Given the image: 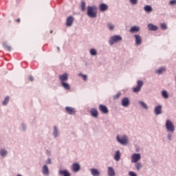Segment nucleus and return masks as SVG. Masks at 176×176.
I'll return each instance as SVG.
<instances>
[{"label": "nucleus", "instance_id": "0eeeda50", "mask_svg": "<svg viewBox=\"0 0 176 176\" xmlns=\"http://www.w3.org/2000/svg\"><path fill=\"white\" fill-rule=\"evenodd\" d=\"M134 38H135V45L137 46H140V45L142 44V37H141V36H140L139 34H135Z\"/></svg>", "mask_w": 176, "mask_h": 176}, {"label": "nucleus", "instance_id": "473e14b6", "mask_svg": "<svg viewBox=\"0 0 176 176\" xmlns=\"http://www.w3.org/2000/svg\"><path fill=\"white\" fill-rule=\"evenodd\" d=\"M9 96H6L4 100L2 102V105H3L4 107L8 105V102H9Z\"/></svg>", "mask_w": 176, "mask_h": 176}, {"label": "nucleus", "instance_id": "3c124183", "mask_svg": "<svg viewBox=\"0 0 176 176\" xmlns=\"http://www.w3.org/2000/svg\"><path fill=\"white\" fill-rule=\"evenodd\" d=\"M18 176H22L21 175H18Z\"/></svg>", "mask_w": 176, "mask_h": 176}, {"label": "nucleus", "instance_id": "c85d7f7f", "mask_svg": "<svg viewBox=\"0 0 176 176\" xmlns=\"http://www.w3.org/2000/svg\"><path fill=\"white\" fill-rule=\"evenodd\" d=\"M114 160H116V162H119V160H120V151H117L116 152V154L114 155Z\"/></svg>", "mask_w": 176, "mask_h": 176}, {"label": "nucleus", "instance_id": "f8f14e48", "mask_svg": "<svg viewBox=\"0 0 176 176\" xmlns=\"http://www.w3.org/2000/svg\"><path fill=\"white\" fill-rule=\"evenodd\" d=\"M72 168L74 173H78L80 170V165L78 163H74L72 164Z\"/></svg>", "mask_w": 176, "mask_h": 176}, {"label": "nucleus", "instance_id": "5701e85b", "mask_svg": "<svg viewBox=\"0 0 176 176\" xmlns=\"http://www.w3.org/2000/svg\"><path fill=\"white\" fill-rule=\"evenodd\" d=\"M147 27L148 28V31H157V26L152 23L148 24Z\"/></svg>", "mask_w": 176, "mask_h": 176}, {"label": "nucleus", "instance_id": "412c9836", "mask_svg": "<svg viewBox=\"0 0 176 176\" xmlns=\"http://www.w3.org/2000/svg\"><path fill=\"white\" fill-rule=\"evenodd\" d=\"M59 175H63V176H71V173H69V171L67 170H60L58 171Z\"/></svg>", "mask_w": 176, "mask_h": 176}, {"label": "nucleus", "instance_id": "c756f323", "mask_svg": "<svg viewBox=\"0 0 176 176\" xmlns=\"http://www.w3.org/2000/svg\"><path fill=\"white\" fill-rule=\"evenodd\" d=\"M156 74L158 75H162L164 72H166V67H161L157 70H155Z\"/></svg>", "mask_w": 176, "mask_h": 176}, {"label": "nucleus", "instance_id": "2f4dec72", "mask_svg": "<svg viewBox=\"0 0 176 176\" xmlns=\"http://www.w3.org/2000/svg\"><path fill=\"white\" fill-rule=\"evenodd\" d=\"M89 53H90L91 56H97V50L94 48H91L89 50Z\"/></svg>", "mask_w": 176, "mask_h": 176}, {"label": "nucleus", "instance_id": "de8ad7c7", "mask_svg": "<svg viewBox=\"0 0 176 176\" xmlns=\"http://www.w3.org/2000/svg\"><path fill=\"white\" fill-rule=\"evenodd\" d=\"M16 23H20V19H16Z\"/></svg>", "mask_w": 176, "mask_h": 176}, {"label": "nucleus", "instance_id": "c9c22d12", "mask_svg": "<svg viewBox=\"0 0 176 176\" xmlns=\"http://www.w3.org/2000/svg\"><path fill=\"white\" fill-rule=\"evenodd\" d=\"M107 27L110 31H113V30H115V26L112 23H108Z\"/></svg>", "mask_w": 176, "mask_h": 176}, {"label": "nucleus", "instance_id": "bb28decb", "mask_svg": "<svg viewBox=\"0 0 176 176\" xmlns=\"http://www.w3.org/2000/svg\"><path fill=\"white\" fill-rule=\"evenodd\" d=\"M161 95H162V97H163V98H164L165 100L168 99L169 96H168V92H167V91L166 90L162 91Z\"/></svg>", "mask_w": 176, "mask_h": 176}, {"label": "nucleus", "instance_id": "72a5a7b5", "mask_svg": "<svg viewBox=\"0 0 176 176\" xmlns=\"http://www.w3.org/2000/svg\"><path fill=\"white\" fill-rule=\"evenodd\" d=\"M81 10L82 12H85V10H86V3L85 1L81 2Z\"/></svg>", "mask_w": 176, "mask_h": 176}, {"label": "nucleus", "instance_id": "dca6fc26", "mask_svg": "<svg viewBox=\"0 0 176 176\" xmlns=\"http://www.w3.org/2000/svg\"><path fill=\"white\" fill-rule=\"evenodd\" d=\"M107 174L109 176L116 175V173H115V169H113V168L111 166L107 168Z\"/></svg>", "mask_w": 176, "mask_h": 176}, {"label": "nucleus", "instance_id": "9d476101", "mask_svg": "<svg viewBox=\"0 0 176 176\" xmlns=\"http://www.w3.org/2000/svg\"><path fill=\"white\" fill-rule=\"evenodd\" d=\"M99 111L102 112V113H108L109 112V110H108V107L104 104H100L99 105Z\"/></svg>", "mask_w": 176, "mask_h": 176}, {"label": "nucleus", "instance_id": "4c0bfd02", "mask_svg": "<svg viewBox=\"0 0 176 176\" xmlns=\"http://www.w3.org/2000/svg\"><path fill=\"white\" fill-rule=\"evenodd\" d=\"M167 138L169 141H171V140H173V133L170 132L168 133Z\"/></svg>", "mask_w": 176, "mask_h": 176}, {"label": "nucleus", "instance_id": "2eb2a0df", "mask_svg": "<svg viewBox=\"0 0 176 176\" xmlns=\"http://www.w3.org/2000/svg\"><path fill=\"white\" fill-rule=\"evenodd\" d=\"M140 30L141 28L139 26L135 25L131 28L129 32H131V34H135V32H140Z\"/></svg>", "mask_w": 176, "mask_h": 176}, {"label": "nucleus", "instance_id": "79ce46f5", "mask_svg": "<svg viewBox=\"0 0 176 176\" xmlns=\"http://www.w3.org/2000/svg\"><path fill=\"white\" fill-rule=\"evenodd\" d=\"M169 5H171V6L176 5V0H171V1H170Z\"/></svg>", "mask_w": 176, "mask_h": 176}, {"label": "nucleus", "instance_id": "6e6552de", "mask_svg": "<svg viewBox=\"0 0 176 176\" xmlns=\"http://www.w3.org/2000/svg\"><path fill=\"white\" fill-rule=\"evenodd\" d=\"M74 21H75V18L73 16H70L67 17L66 19V26L67 27H72V24H74Z\"/></svg>", "mask_w": 176, "mask_h": 176}, {"label": "nucleus", "instance_id": "6ab92c4d", "mask_svg": "<svg viewBox=\"0 0 176 176\" xmlns=\"http://www.w3.org/2000/svg\"><path fill=\"white\" fill-rule=\"evenodd\" d=\"M60 82H67L68 80V74L67 73L59 76Z\"/></svg>", "mask_w": 176, "mask_h": 176}, {"label": "nucleus", "instance_id": "a211bd4d", "mask_svg": "<svg viewBox=\"0 0 176 176\" xmlns=\"http://www.w3.org/2000/svg\"><path fill=\"white\" fill-rule=\"evenodd\" d=\"M99 9L100 12H106V10H108V5L106 3H101L99 6Z\"/></svg>", "mask_w": 176, "mask_h": 176}, {"label": "nucleus", "instance_id": "393cba45", "mask_svg": "<svg viewBox=\"0 0 176 176\" xmlns=\"http://www.w3.org/2000/svg\"><path fill=\"white\" fill-rule=\"evenodd\" d=\"M91 115L93 118H98V111L96 109L93 108L91 109Z\"/></svg>", "mask_w": 176, "mask_h": 176}, {"label": "nucleus", "instance_id": "a19ab883", "mask_svg": "<svg viewBox=\"0 0 176 176\" xmlns=\"http://www.w3.org/2000/svg\"><path fill=\"white\" fill-rule=\"evenodd\" d=\"M120 92H118V94H116V96H114L113 98L114 100H118V98H119V97H120Z\"/></svg>", "mask_w": 176, "mask_h": 176}, {"label": "nucleus", "instance_id": "f3484780", "mask_svg": "<svg viewBox=\"0 0 176 176\" xmlns=\"http://www.w3.org/2000/svg\"><path fill=\"white\" fill-rule=\"evenodd\" d=\"M65 110L66 112L69 113V115H75L76 113L75 109H74L73 107H66Z\"/></svg>", "mask_w": 176, "mask_h": 176}, {"label": "nucleus", "instance_id": "b1692460", "mask_svg": "<svg viewBox=\"0 0 176 176\" xmlns=\"http://www.w3.org/2000/svg\"><path fill=\"white\" fill-rule=\"evenodd\" d=\"M60 85H61L62 87H63V89H65V90H71V86L67 82H60Z\"/></svg>", "mask_w": 176, "mask_h": 176}, {"label": "nucleus", "instance_id": "f03ea898", "mask_svg": "<svg viewBox=\"0 0 176 176\" xmlns=\"http://www.w3.org/2000/svg\"><path fill=\"white\" fill-rule=\"evenodd\" d=\"M98 8L96 6H88L87 8V14L90 19H96L97 17Z\"/></svg>", "mask_w": 176, "mask_h": 176}, {"label": "nucleus", "instance_id": "7ed1b4c3", "mask_svg": "<svg viewBox=\"0 0 176 176\" xmlns=\"http://www.w3.org/2000/svg\"><path fill=\"white\" fill-rule=\"evenodd\" d=\"M165 127L168 133H174V132L175 131V126H174V124L170 120H166Z\"/></svg>", "mask_w": 176, "mask_h": 176}, {"label": "nucleus", "instance_id": "aec40b11", "mask_svg": "<svg viewBox=\"0 0 176 176\" xmlns=\"http://www.w3.org/2000/svg\"><path fill=\"white\" fill-rule=\"evenodd\" d=\"M138 104H139V105H140V107H142V108H143V109H145L146 111H148V109H149L148 104H146V103H145V102L140 100L138 102Z\"/></svg>", "mask_w": 176, "mask_h": 176}, {"label": "nucleus", "instance_id": "58836bf2", "mask_svg": "<svg viewBox=\"0 0 176 176\" xmlns=\"http://www.w3.org/2000/svg\"><path fill=\"white\" fill-rule=\"evenodd\" d=\"M129 2L132 5H137V3H138V0H129Z\"/></svg>", "mask_w": 176, "mask_h": 176}, {"label": "nucleus", "instance_id": "423d86ee", "mask_svg": "<svg viewBox=\"0 0 176 176\" xmlns=\"http://www.w3.org/2000/svg\"><path fill=\"white\" fill-rule=\"evenodd\" d=\"M131 163H138L141 160V154L140 153H133L131 157Z\"/></svg>", "mask_w": 176, "mask_h": 176}, {"label": "nucleus", "instance_id": "49530a36", "mask_svg": "<svg viewBox=\"0 0 176 176\" xmlns=\"http://www.w3.org/2000/svg\"><path fill=\"white\" fill-rule=\"evenodd\" d=\"M29 79L30 82H34V77L32 76H30Z\"/></svg>", "mask_w": 176, "mask_h": 176}, {"label": "nucleus", "instance_id": "ddd939ff", "mask_svg": "<svg viewBox=\"0 0 176 176\" xmlns=\"http://www.w3.org/2000/svg\"><path fill=\"white\" fill-rule=\"evenodd\" d=\"M90 173L92 176H100L101 175V172L98 170L97 168H91L90 169Z\"/></svg>", "mask_w": 176, "mask_h": 176}, {"label": "nucleus", "instance_id": "c03bdc74", "mask_svg": "<svg viewBox=\"0 0 176 176\" xmlns=\"http://www.w3.org/2000/svg\"><path fill=\"white\" fill-rule=\"evenodd\" d=\"M21 127H22V130H23V131H25V130H27V127L25 126V124H22Z\"/></svg>", "mask_w": 176, "mask_h": 176}, {"label": "nucleus", "instance_id": "f704fd0d", "mask_svg": "<svg viewBox=\"0 0 176 176\" xmlns=\"http://www.w3.org/2000/svg\"><path fill=\"white\" fill-rule=\"evenodd\" d=\"M135 168H136V170H141V168H142V164H141V162H138L135 164Z\"/></svg>", "mask_w": 176, "mask_h": 176}, {"label": "nucleus", "instance_id": "e433bc0d", "mask_svg": "<svg viewBox=\"0 0 176 176\" xmlns=\"http://www.w3.org/2000/svg\"><path fill=\"white\" fill-rule=\"evenodd\" d=\"M78 76H81L83 80H87V75H85L82 73H80L78 74Z\"/></svg>", "mask_w": 176, "mask_h": 176}, {"label": "nucleus", "instance_id": "a878e982", "mask_svg": "<svg viewBox=\"0 0 176 176\" xmlns=\"http://www.w3.org/2000/svg\"><path fill=\"white\" fill-rule=\"evenodd\" d=\"M144 10L146 11V13H151L153 12V8H152V6L146 5L144 7Z\"/></svg>", "mask_w": 176, "mask_h": 176}, {"label": "nucleus", "instance_id": "9b49d317", "mask_svg": "<svg viewBox=\"0 0 176 176\" xmlns=\"http://www.w3.org/2000/svg\"><path fill=\"white\" fill-rule=\"evenodd\" d=\"M162 105L160 104L156 106L154 109L155 115H162Z\"/></svg>", "mask_w": 176, "mask_h": 176}, {"label": "nucleus", "instance_id": "4be33fe9", "mask_svg": "<svg viewBox=\"0 0 176 176\" xmlns=\"http://www.w3.org/2000/svg\"><path fill=\"white\" fill-rule=\"evenodd\" d=\"M8 150H6V148H0V156H1V157H6V156H8Z\"/></svg>", "mask_w": 176, "mask_h": 176}, {"label": "nucleus", "instance_id": "20e7f679", "mask_svg": "<svg viewBox=\"0 0 176 176\" xmlns=\"http://www.w3.org/2000/svg\"><path fill=\"white\" fill-rule=\"evenodd\" d=\"M122 40L123 38L120 36V35H113L109 38V43L110 46H113L114 43H118V42H120Z\"/></svg>", "mask_w": 176, "mask_h": 176}, {"label": "nucleus", "instance_id": "f257e3e1", "mask_svg": "<svg viewBox=\"0 0 176 176\" xmlns=\"http://www.w3.org/2000/svg\"><path fill=\"white\" fill-rule=\"evenodd\" d=\"M116 140L120 145H123L124 146L129 145V136L126 135H117Z\"/></svg>", "mask_w": 176, "mask_h": 176}, {"label": "nucleus", "instance_id": "7c9ffc66", "mask_svg": "<svg viewBox=\"0 0 176 176\" xmlns=\"http://www.w3.org/2000/svg\"><path fill=\"white\" fill-rule=\"evenodd\" d=\"M3 46L6 49V50H8V52H12V47H10V45H8L6 43H3Z\"/></svg>", "mask_w": 176, "mask_h": 176}, {"label": "nucleus", "instance_id": "39448f33", "mask_svg": "<svg viewBox=\"0 0 176 176\" xmlns=\"http://www.w3.org/2000/svg\"><path fill=\"white\" fill-rule=\"evenodd\" d=\"M144 86V81L142 80H138L137 81V86L133 87V93H140L141 91V89H142V87Z\"/></svg>", "mask_w": 176, "mask_h": 176}, {"label": "nucleus", "instance_id": "4468645a", "mask_svg": "<svg viewBox=\"0 0 176 176\" xmlns=\"http://www.w3.org/2000/svg\"><path fill=\"white\" fill-rule=\"evenodd\" d=\"M42 173L43 175H45V176L50 175V172L49 171V168L47 167V165H44L43 166Z\"/></svg>", "mask_w": 176, "mask_h": 176}, {"label": "nucleus", "instance_id": "ea45409f", "mask_svg": "<svg viewBox=\"0 0 176 176\" xmlns=\"http://www.w3.org/2000/svg\"><path fill=\"white\" fill-rule=\"evenodd\" d=\"M160 27L162 30H167V25H166L165 23H161Z\"/></svg>", "mask_w": 176, "mask_h": 176}, {"label": "nucleus", "instance_id": "37998d69", "mask_svg": "<svg viewBox=\"0 0 176 176\" xmlns=\"http://www.w3.org/2000/svg\"><path fill=\"white\" fill-rule=\"evenodd\" d=\"M129 176H137V174L133 171L129 173Z\"/></svg>", "mask_w": 176, "mask_h": 176}, {"label": "nucleus", "instance_id": "a18cd8bd", "mask_svg": "<svg viewBox=\"0 0 176 176\" xmlns=\"http://www.w3.org/2000/svg\"><path fill=\"white\" fill-rule=\"evenodd\" d=\"M47 164H52V159L48 158L46 161Z\"/></svg>", "mask_w": 176, "mask_h": 176}, {"label": "nucleus", "instance_id": "cd10ccee", "mask_svg": "<svg viewBox=\"0 0 176 176\" xmlns=\"http://www.w3.org/2000/svg\"><path fill=\"white\" fill-rule=\"evenodd\" d=\"M60 134V132H58V129H57V126H54V132H53V135L54 138H57L58 137V135Z\"/></svg>", "mask_w": 176, "mask_h": 176}, {"label": "nucleus", "instance_id": "1a4fd4ad", "mask_svg": "<svg viewBox=\"0 0 176 176\" xmlns=\"http://www.w3.org/2000/svg\"><path fill=\"white\" fill-rule=\"evenodd\" d=\"M121 105L124 108H127V107L130 105V100H129V98H123L121 101Z\"/></svg>", "mask_w": 176, "mask_h": 176}, {"label": "nucleus", "instance_id": "09e8293b", "mask_svg": "<svg viewBox=\"0 0 176 176\" xmlns=\"http://www.w3.org/2000/svg\"><path fill=\"white\" fill-rule=\"evenodd\" d=\"M56 49H57L58 52H60V47H57Z\"/></svg>", "mask_w": 176, "mask_h": 176}, {"label": "nucleus", "instance_id": "8fccbe9b", "mask_svg": "<svg viewBox=\"0 0 176 176\" xmlns=\"http://www.w3.org/2000/svg\"><path fill=\"white\" fill-rule=\"evenodd\" d=\"M52 33H53V30H51V31H50V34H52Z\"/></svg>", "mask_w": 176, "mask_h": 176}]
</instances>
